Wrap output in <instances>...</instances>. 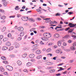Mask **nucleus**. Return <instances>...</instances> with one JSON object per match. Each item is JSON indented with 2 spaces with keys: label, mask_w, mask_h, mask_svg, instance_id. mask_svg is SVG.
Masks as SVG:
<instances>
[{
  "label": "nucleus",
  "mask_w": 76,
  "mask_h": 76,
  "mask_svg": "<svg viewBox=\"0 0 76 76\" xmlns=\"http://www.w3.org/2000/svg\"><path fill=\"white\" fill-rule=\"evenodd\" d=\"M24 35V32L23 31L20 34V37H23Z\"/></svg>",
  "instance_id": "nucleus-20"
},
{
  "label": "nucleus",
  "mask_w": 76,
  "mask_h": 76,
  "mask_svg": "<svg viewBox=\"0 0 76 76\" xmlns=\"http://www.w3.org/2000/svg\"><path fill=\"white\" fill-rule=\"evenodd\" d=\"M37 19L38 20H41V18H37Z\"/></svg>",
  "instance_id": "nucleus-56"
},
{
  "label": "nucleus",
  "mask_w": 76,
  "mask_h": 76,
  "mask_svg": "<svg viewBox=\"0 0 76 76\" xmlns=\"http://www.w3.org/2000/svg\"><path fill=\"white\" fill-rule=\"evenodd\" d=\"M3 4L5 7H6L7 6V2H3Z\"/></svg>",
  "instance_id": "nucleus-27"
},
{
  "label": "nucleus",
  "mask_w": 76,
  "mask_h": 76,
  "mask_svg": "<svg viewBox=\"0 0 76 76\" xmlns=\"http://www.w3.org/2000/svg\"><path fill=\"white\" fill-rule=\"evenodd\" d=\"M72 34H74V35H72L71 37H73V38L74 37V36H75V35H76V33H75L74 32H72Z\"/></svg>",
  "instance_id": "nucleus-41"
},
{
  "label": "nucleus",
  "mask_w": 76,
  "mask_h": 76,
  "mask_svg": "<svg viewBox=\"0 0 76 76\" xmlns=\"http://www.w3.org/2000/svg\"><path fill=\"white\" fill-rule=\"evenodd\" d=\"M4 75H8V74L7 73V72H5L4 73Z\"/></svg>",
  "instance_id": "nucleus-49"
},
{
  "label": "nucleus",
  "mask_w": 76,
  "mask_h": 76,
  "mask_svg": "<svg viewBox=\"0 0 76 76\" xmlns=\"http://www.w3.org/2000/svg\"><path fill=\"white\" fill-rule=\"evenodd\" d=\"M60 75H61V74H60V73H58V74H56V75L57 76H60Z\"/></svg>",
  "instance_id": "nucleus-60"
},
{
  "label": "nucleus",
  "mask_w": 76,
  "mask_h": 76,
  "mask_svg": "<svg viewBox=\"0 0 76 76\" xmlns=\"http://www.w3.org/2000/svg\"><path fill=\"white\" fill-rule=\"evenodd\" d=\"M47 52H50V51H51V48H48L47 50Z\"/></svg>",
  "instance_id": "nucleus-38"
},
{
  "label": "nucleus",
  "mask_w": 76,
  "mask_h": 76,
  "mask_svg": "<svg viewBox=\"0 0 76 76\" xmlns=\"http://www.w3.org/2000/svg\"><path fill=\"white\" fill-rule=\"evenodd\" d=\"M10 57L11 58L15 57V55H11L10 56Z\"/></svg>",
  "instance_id": "nucleus-37"
},
{
  "label": "nucleus",
  "mask_w": 76,
  "mask_h": 76,
  "mask_svg": "<svg viewBox=\"0 0 76 76\" xmlns=\"http://www.w3.org/2000/svg\"><path fill=\"white\" fill-rule=\"evenodd\" d=\"M53 37L55 38H57L60 37V35L58 34H56L53 35Z\"/></svg>",
  "instance_id": "nucleus-6"
},
{
  "label": "nucleus",
  "mask_w": 76,
  "mask_h": 76,
  "mask_svg": "<svg viewBox=\"0 0 76 76\" xmlns=\"http://www.w3.org/2000/svg\"><path fill=\"white\" fill-rule=\"evenodd\" d=\"M36 11H37V12H40V13H39V14H40L41 13H42V12H41V11L39 9H37L36 10Z\"/></svg>",
  "instance_id": "nucleus-21"
},
{
  "label": "nucleus",
  "mask_w": 76,
  "mask_h": 76,
  "mask_svg": "<svg viewBox=\"0 0 76 76\" xmlns=\"http://www.w3.org/2000/svg\"><path fill=\"white\" fill-rule=\"evenodd\" d=\"M6 29V27H4L2 29L1 31L2 32H4L5 30Z\"/></svg>",
  "instance_id": "nucleus-16"
},
{
  "label": "nucleus",
  "mask_w": 76,
  "mask_h": 76,
  "mask_svg": "<svg viewBox=\"0 0 76 76\" xmlns=\"http://www.w3.org/2000/svg\"><path fill=\"white\" fill-rule=\"evenodd\" d=\"M70 50L72 51H74L76 50V48L75 47L72 46L70 47Z\"/></svg>",
  "instance_id": "nucleus-7"
},
{
  "label": "nucleus",
  "mask_w": 76,
  "mask_h": 76,
  "mask_svg": "<svg viewBox=\"0 0 76 76\" xmlns=\"http://www.w3.org/2000/svg\"><path fill=\"white\" fill-rule=\"evenodd\" d=\"M14 48L13 47H10V49L9 50H13V49Z\"/></svg>",
  "instance_id": "nucleus-42"
},
{
  "label": "nucleus",
  "mask_w": 76,
  "mask_h": 76,
  "mask_svg": "<svg viewBox=\"0 0 76 76\" xmlns=\"http://www.w3.org/2000/svg\"><path fill=\"white\" fill-rule=\"evenodd\" d=\"M6 18V17L4 16H2L1 17V19H5Z\"/></svg>",
  "instance_id": "nucleus-29"
},
{
  "label": "nucleus",
  "mask_w": 76,
  "mask_h": 76,
  "mask_svg": "<svg viewBox=\"0 0 76 76\" xmlns=\"http://www.w3.org/2000/svg\"><path fill=\"white\" fill-rule=\"evenodd\" d=\"M34 30H35V28H31L30 30V32H32V31H34Z\"/></svg>",
  "instance_id": "nucleus-36"
},
{
  "label": "nucleus",
  "mask_w": 76,
  "mask_h": 76,
  "mask_svg": "<svg viewBox=\"0 0 76 76\" xmlns=\"http://www.w3.org/2000/svg\"><path fill=\"white\" fill-rule=\"evenodd\" d=\"M3 62L5 64H8L9 63V62H8V61H3Z\"/></svg>",
  "instance_id": "nucleus-24"
},
{
  "label": "nucleus",
  "mask_w": 76,
  "mask_h": 76,
  "mask_svg": "<svg viewBox=\"0 0 76 76\" xmlns=\"http://www.w3.org/2000/svg\"><path fill=\"white\" fill-rule=\"evenodd\" d=\"M54 24V23L53 21H51L50 22V24H51V25H52V24Z\"/></svg>",
  "instance_id": "nucleus-63"
},
{
  "label": "nucleus",
  "mask_w": 76,
  "mask_h": 76,
  "mask_svg": "<svg viewBox=\"0 0 76 76\" xmlns=\"http://www.w3.org/2000/svg\"><path fill=\"white\" fill-rule=\"evenodd\" d=\"M19 44L17 43L15 44V48H19Z\"/></svg>",
  "instance_id": "nucleus-13"
},
{
  "label": "nucleus",
  "mask_w": 76,
  "mask_h": 76,
  "mask_svg": "<svg viewBox=\"0 0 76 76\" xmlns=\"http://www.w3.org/2000/svg\"><path fill=\"white\" fill-rule=\"evenodd\" d=\"M57 58V57H54L53 58V60H56V58Z\"/></svg>",
  "instance_id": "nucleus-58"
},
{
  "label": "nucleus",
  "mask_w": 76,
  "mask_h": 76,
  "mask_svg": "<svg viewBox=\"0 0 76 76\" xmlns=\"http://www.w3.org/2000/svg\"><path fill=\"white\" fill-rule=\"evenodd\" d=\"M27 49V48L26 47H24L23 48V50H26Z\"/></svg>",
  "instance_id": "nucleus-55"
},
{
  "label": "nucleus",
  "mask_w": 76,
  "mask_h": 76,
  "mask_svg": "<svg viewBox=\"0 0 76 76\" xmlns=\"http://www.w3.org/2000/svg\"><path fill=\"white\" fill-rule=\"evenodd\" d=\"M3 38V36L2 35H0V39H2Z\"/></svg>",
  "instance_id": "nucleus-43"
},
{
  "label": "nucleus",
  "mask_w": 76,
  "mask_h": 76,
  "mask_svg": "<svg viewBox=\"0 0 76 76\" xmlns=\"http://www.w3.org/2000/svg\"><path fill=\"white\" fill-rule=\"evenodd\" d=\"M63 45H64V46H66V45H67V43L64 42L63 43Z\"/></svg>",
  "instance_id": "nucleus-48"
},
{
  "label": "nucleus",
  "mask_w": 76,
  "mask_h": 76,
  "mask_svg": "<svg viewBox=\"0 0 76 76\" xmlns=\"http://www.w3.org/2000/svg\"><path fill=\"white\" fill-rule=\"evenodd\" d=\"M60 51H61V49H59L57 50H56V53H59V52H60Z\"/></svg>",
  "instance_id": "nucleus-31"
},
{
  "label": "nucleus",
  "mask_w": 76,
  "mask_h": 76,
  "mask_svg": "<svg viewBox=\"0 0 76 76\" xmlns=\"http://www.w3.org/2000/svg\"><path fill=\"white\" fill-rule=\"evenodd\" d=\"M25 7H26L25 6H23V7H22V9H25Z\"/></svg>",
  "instance_id": "nucleus-61"
},
{
  "label": "nucleus",
  "mask_w": 76,
  "mask_h": 76,
  "mask_svg": "<svg viewBox=\"0 0 76 76\" xmlns=\"http://www.w3.org/2000/svg\"><path fill=\"white\" fill-rule=\"evenodd\" d=\"M21 16V15L20 14H17V17L18 18H19Z\"/></svg>",
  "instance_id": "nucleus-54"
},
{
  "label": "nucleus",
  "mask_w": 76,
  "mask_h": 76,
  "mask_svg": "<svg viewBox=\"0 0 76 76\" xmlns=\"http://www.w3.org/2000/svg\"><path fill=\"white\" fill-rule=\"evenodd\" d=\"M69 29H70V28L68 27V28H66L65 29V30L66 31H68L69 30Z\"/></svg>",
  "instance_id": "nucleus-51"
},
{
  "label": "nucleus",
  "mask_w": 76,
  "mask_h": 76,
  "mask_svg": "<svg viewBox=\"0 0 76 76\" xmlns=\"http://www.w3.org/2000/svg\"><path fill=\"white\" fill-rule=\"evenodd\" d=\"M36 53L37 54H40L41 53V51L39 50H38L36 51Z\"/></svg>",
  "instance_id": "nucleus-11"
},
{
  "label": "nucleus",
  "mask_w": 76,
  "mask_h": 76,
  "mask_svg": "<svg viewBox=\"0 0 76 76\" xmlns=\"http://www.w3.org/2000/svg\"><path fill=\"white\" fill-rule=\"evenodd\" d=\"M43 20H45V22L46 23H49L51 22V20H50V18H46L43 19Z\"/></svg>",
  "instance_id": "nucleus-4"
},
{
  "label": "nucleus",
  "mask_w": 76,
  "mask_h": 76,
  "mask_svg": "<svg viewBox=\"0 0 76 76\" xmlns=\"http://www.w3.org/2000/svg\"><path fill=\"white\" fill-rule=\"evenodd\" d=\"M22 39V38L21 37H19L18 38V41H20Z\"/></svg>",
  "instance_id": "nucleus-52"
},
{
  "label": "nucleus",
  "mask_w": 76,
  "mask_h": 76,
  "mask_svg": "<svg viewBox=\"0 0 76 76\" xmlns=\"http://www.w3.org/2000/svg\"><path fill=\"white\" fill-rule=\"evenodd\" d=\"M6 68L9 71L13 70V67L11 66L8 65L6 66Z\"/></svg>",
  "instance_id": "nucleus-2"
},
{
  "label": "nucleus",
  "mask_w": 76,
  "mask_h": 76,
  "mask_svg": "<svg viewBox=\"0 0 76 76\" xmlns=\"http://www.w3.org/2000/svg\"><path fill=\"white\" fill-rule=\"evenodd\" d=\"M42 40H43V41H48V39L46 37H42Z\"/></svg>",
  "instance_id": "nucleus-8"
},
{
  "label": "nucleus",
  "mask_w": 76,
  "mask_h": 76,
  "mask_svg": "<svg viewBox=\"0 0 76 76\" xmlns=\"http://www.w3.org/2000/svg\"><path fill=\"white\" fill-rule=\"evenodd\" d=\"M1 59L3 60H6V58L5 57V56H2L1 57Z\"/></svg>",
  "instance_id": "nucleus-22"
},
{
  "label": "nucleus",
  "mask_w": 76,
  "mask_h": 76,
  "mask_svg": "<svg viewBox=\"0 0 76 76\" xmlns=\"http://www.w3.org/2000/svg\"><path fill=\"white\" fill-rule=\"evenodd\" d=\"M14 76H19V73H15Z\"/></svg>",
  "instance_id": "nucleus-44"
},
{
  "label": "nucleus",
  "mask_w": 76,
  "mask_h": 76,
  "mask_svg": "<svg viewBox=\"0 0 76 76\" xmlns=\"http://www.w3.org/2000/svg\"><path fill=\"white\" fill-rule=\"evenodd\" d=\"M6 45H7V46H10V45H11V43L10 42H8L6 43Z\"/></svg>",
  "instance_id": "nucleus-12"
},
{
  "label": "nucleus",
  "mask_w": 76,
  "mask_h": 76,
  "mask_svg": "<svg viewBox=\"0 0 76 76\" xmlns=\"http://www.w3.org/2000/svg\"><path fill=\"white\" fill-rule=\"evenodd\" d=\"M70 36L69 35H66L64 37V38H68Z\"/></svg>",
  "instance_id": "nucleus-28"
},
{
  "label": "nucleus",
  "mask_w": 76,
  "mask_h": 76,
  "mask_svg": "<svg viewBox=\"0 0 76 76\" xmlns=\"http://www.w3.org/2000/svg\"><path fill=\"white\" fill-rule=\"evenodd\" d=\"M5 46H4L2 48V50H5Z\"/></svg>",
  "instance_id": "nucleus-62"
},
{
  "label": "nucleus",
  "mask_w": 76,
  "mask_h": 76,
  "mask_svg": "<svg viewBox=\"0 0 76 76\" xmlns=\"http://www.w3.org/2000/svg\"><path fill=\"white\" fill-rule=\"evenodd\" d=\"M22 20H24V21H26V20H25V19H26V17H23L22 18Z\"/></svg>",
  "instance_id": "nucleus-33"
},
{
  "label": "nucleus",
  "mask_w": 76,
  "mask_h": 76,
  "mask_svg": "<svg viewBox=\"0 0 76 76\" xmlns=\"http://www.w3.org/2000/svg\"><path fill=\"white\" fill-rule=\"evenodd\" d=\"M35 42L36 43H38L39 42V40H37L35 41Z\"/></svg>",
  "instance_id": "nucleus-59"
},
{
  "label": "nucleus",
  "mask_w": 76,
  "mask_h": 76,
  "mask_svg": "<svg viewBox=\"0 0 76 76\" xmlns=\"http://www.w3.org/2000/svg\"><path fill=\"white\" fill-rule=\"evenodd\" d=\"M73 46H76V42H75L73 44Z\"/></svg>",
  "instance_id": "nucleus-50"
},
{
  "label": "nucleus",
  "mask_w": 76,
  "mask_h": 76,
  "mask_svg": "<svg viewBox=\"0 0 76 76\" xmlns=\"http://www.w3.org/2000/svg\"><path fill=\"white\" fill-rule=\"evenodd\" d=\"M2 2H3V3L6 2V0H2Z\"/></svg>",
  "instance_id": "nucleus-57"
},
{
  "label": "nucleus",
  "mask_w": 76,
  "mask_h": 76,
  "mask_svg": "<svg viewBox=\"0 0 76 76\" xmlns=\"http://www.w3.org/2000/svg\"><path fill=\"white\" fill-rule=\"evenodd\" d=\"M7 40H8V39L7 38H4L3 39V41L4 42L6 41Z\"/></svg>",
  "instance_id": "nucleus-35"
},
{
  "label": "nucleus",
  "mask_w": 76,
  "mask_h": 76,
  "mask_svg": "<svg viewBox=\"0 0 76 76\" xmlns=\"http://www.w3.org/2000/svg\"><path fill=\"white\" fill-rule=\"evenodd\" d=\"M29 20L30 22H35V20L33 18H30L29 19Z\"/></svg>",
  "instance_id": "nucleus-17"
},
{
  "label": "nucleus",
  "mask_w": 76,
  "mask_h": 76,
  "mask_svg": "<svg viewBox=\"0 0 76 76\" xmlns=\"http://www.w3.org/2000/svg\"><path fill=\"white\" fill-rule=\"evenodd\" d=\"M42 57V56H38L37 57V59H40V58H41Z\"/></svg>",
  "instance_id": "nucleus-32"
},
{
  "label": "nucleus",
  "mask_w": 76,
  "mask_h": 76,
  "mask_svg": "<svg viewBox=\"0 0 76 76\" xmlns=\"http://www.w3.org/2000/svg\"><path fill=\"white\" fill-rule=\"evenodd\" d=\"M40 44H42V45H43V44H44V43H43L42 41H41L40 42Z\"/></svg>",
  "instance_id": "nucleus-53"
},
{
  "label": "nucleus",
  "mask_w": 76,
  "mask_h": 76,
  "mask_svg": "<svg viewBox=\"0 0 76 76\" xmlns=\"http://www.w3.org/2000/svg\"><path fill=\"white\" fill-rule=\"evenodd\" d=\"M23 72H27V73L28 72V70L26 69H25L23 70Z\"/></svg>",
  "instance_id": "nucleus-46"
},
{
  "label": "nucleus",
  "mask_w": 76,
  "mask_h": 76,
  "mask_svg": "<svg viewBox=\"0 0 76 76\" xmlns=\"http://www.w3.org/2000/svg\"><path fill=\"white\" fill-rule=\"evenodd\" d=\"M44 37H46L48 39L51 37V34L49 33H45L43 34V35Z\"/></svg>",
  "instance_id": "nucleus-1"
},
{
  "label": "nucleus",
  "mask_w": 76,
  "mask_h": 76,
  "mask_svg": "<svg viewBox=\"0 0 76 76\" xmlns=\"http://www.w3.org/2000/svg\"><path fill=\"white\" fill-rule=\"evenodd\" d=\"M18 8H19V6H16V7H15V10H18Z\"/></svg>",
  "instance_id": "nucleus-47"
},
{
  "label": "nucleus",
  "mask_w": 76,
  "mask_h": 76,
  "mask_svg": "<svg viewBox=\"0 0 76 76\" xmlns=\"http://www.w3.org/2000/svg\"><path fill=\"white\" fill-rule=\"evenodd\" d=\"M61 42H62V41H59L58 42V45L59 47L61 46Z\"/></svg>",
  "instance_id": "nucleus-9"
},
{
  "label": "nucleus",
  "mask_w": 76,
  "mask_h": 76,
  "mask_svg": "<svg viewBox=\"0 0 76 76\" xmlns=\"http://www.w3.org/2000/svg\"><path fill=\"white\" fill-rule=\"evenodd\" d=\"M17 64L19 66L22 65V62H21L20 61H17Z\"/></svg>",
  "instance_id": "nucleus-14"
},
{
  "label": "nucleus",
  "mask_w": 76,
  "mask_h": 76,
  "mask_svg": "<svg viewBox=\"0 0 76 76\" xmlns=\"http://www.w3.org/2000/svg\"><path fill=\"white\" fill-rule=\"evenodd\" d=\"M0 70L1 71V72H4V69L2 67H1L0 68Z\"/></svg>",
  "instance_id": "nucleus-15"
},
{
  "label": "nucleus",
  "mask_w": 76,
  "mask_h": 76,
  "mask_svg": "<svg viewBox=\"0 0 76 76\" xmlns=\"http://www.w3.org/2000/svg\"><path fill=\"white\" fill-rule=\"evenodd\" d=\"M18 29L19 31H23V28L22 27H18Z\"/></svg>",
  "instance_id": "nucleus-5"
},
{
  "label": "nucleus",
  "mask_w": 76,
  "mask_h": 76,
  "mask_svg": "<svg viewBox=\"0 0 76 76\" xmlns=\"http://www.w3.org/2000/svg\"><path fill=\"white\" fill-rule=\"evenodd\" d=\"M59 69H60L58 70V72H60V71H61V70H64V69H63V68L62 67H59Z\"/></svg>",
  "instance_id": "nucleus-26"
},
{
  "label": "nucleus",
  "mask_w": 76,
  "mask_h": 76,
  "mask_svg": "<svg viewBox=\"0 0 76 76\" xmlns=\"http://www.w3.org/2000/svg\"><path fill=\"white\" fill-rule=\"evenodd\" d=\"M73 31V29H70L68 31V32L69 33H71Z\"/></svg>",
  "instance_id": "nucleus-25"
},
{
  "label": "nucleus",
  "mask_w": 76,
  "mask_h": 76,
  "mask_svg": "<svg viewBox=\"0 0 76 76\" xmlns=\"http://www.w3.org/2000/svg\"><path fill=\"white\" fill-rule=\"evenodd\" d=\"M32 65V63H30V62H28L27 64V66H31Z\"/></svg>",
  "instance_id": "nucleus-23"
},
{
  "label": "nucleus",
  "mask_w": 76,
  "mask_h": 76,
  "mask_svg": "<svg viewBox=\"0 0 76 76\" xmlns=\"http://www.w3.org/2000/svg\"><path fill=\"white\" fill-rule=\"evenodd\" d=\"M47 55H50V57H51V56H52V54L49 53Z\"/></svg>",
  "instance_id": "nucleus-64"
},
{
  "label": "nucleus",
  "mask_w": 76,
  "mask_h": 76,
  "mask_svg": "<svg viewBox=\"0 0 76 76\" xmlns=\"http://www.w3.org/2000/svg\"><path fill=\"white\" fill-rule=\"evenodd\" d=\"M7 36L9 38H10L12 37V35H11V34H8Z\"/></svg>",
  "instance_id": "nucleus-40"
},
{
  "label": "nucleus",
  "mask_w": 76,
  "mask_h": 76,
  "mask_svg": "<svg viewBox=\"0 0 76 76\" xmlns=\"http://www.w3.org/2000/svg\"><path fill=\"white\" fill-rule=\"evenodd\" d=\"M53 45V43L52 42H50L49 43L48 45L49 46H51V45Z\"/></svg>",
  "instance_id": "nucleus-45"
},
{
  "label": "nucleus",
  "mask_w": 76,
  "mask_h": 76,
  "mask_svg": "<svg viewBox=\"0 0 76 76\" xmlns=\"http://www.w3.org/2000/svg\"><path fill=\"white\" fill-rule=\"evenodd\" d=\"M27 56V53H25L22 55V56L23 57V58H25V57H26Z\"/></svg>",
  "instance_id": "nucleus-18"
},
{
  "label": "nucleus",
  "mask_w": 76,
  "mask_h": 76,
  "mask_svg": "<svg viewBox=\"0 0 76 76\" xmlns=\"http://www.w3.org/2000/svg\"><path fill=\"white\" fill-rule=\"evenodd\" d=\"M35 56V55L33 54H31L29 55V57L30 58H34Z\"/></svg>",
  "instance_id": "nucleus-10"
},
{
  "label": "nucleus",
  "mask_w": 76,
  "mask_h": 76,
  "mask_svg": "<svg viewBox=\"0 0 76 76\" xmlns=\"http://www.w3.org/2000/svg\"><path fill=\"white\" fill-rule=\"evenodd\" d=\"M0 12L1 13H4V10L1 9H0Z\"/></svg>",
  "instance_id": "nucleus-30"
},
{
  "label": "nucleus",
  "mask_w": 76,
  "mask_h": 76,
  "mask_svg": "<svg viewBox=\"0 0 76 76\" xmlns=\"http://www.w3.org/2000/svg\"><path fill=\"white\" fill-rule=\"evenodd\" d=\"M73 13L72 12H69L68 13V15H72L73 14Z\"/></svg>",
  "instance_id": "nucleus-39"
},
{
  "label": "nucleus",
  "mask_w": 76,
  "mask_h": 76,
  "mask_svg": "<svg viewBox=\"0 0 76 76\" xmlns=\"http://www.w3.org/2000/svg\"><path fill=\"white\" fill-rule=\"evenodd\" d=\"M69 26L70 28H72V27H75L76 26V24H74L73 23H69Z\"/></svg>",
  "instance_id": "nucleus-3"
},
{
  "label": "nucleus",
  "mask_w": 76,
  "mask_h": 76,
  "mask_svg": "<svg viewBox=\"0 0 76 76\" xmlns=\"http://www.w3.org/2000/svg\"><path fill=\"white\" fill-rule=\"evenodd\" d=\"M55 16H60V14L59 13H57L56 14Z\"/></svg>",
  "instance_id": "nucleus-34"
},
{
  "label": "nucleus",
  "mask_w": 76,
  "mask_h": 76,
  "mask_svg": "<svg viewBox=\"0 0 76 76\" xmlns=\"http://www.w3.org/2000/svg\"><path fill=\"white\" fill-rule=\"evenodd\" d=\"M50 73H54L55 72V70L54 69H51L49 70Z\"/></svg>",
  "instance_id": "nucleus-19"
}]
</instances>
